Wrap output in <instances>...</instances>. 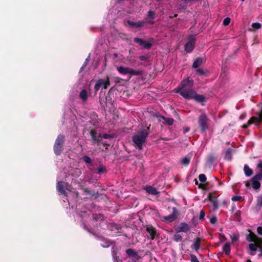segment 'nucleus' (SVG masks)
<instances>
[{
    "instance_id": "4c0bfd02",
    "label": "nucleus",
    "mask_w": 262,
    "mask_h": 262,
    "mask_svg": "<svg viewBox=\"0 0 262 262\" xmlns=\"http://www.w3.org/2000/svg\"><path fill=\"white\" fill-rule=\"evenodd\" d=\"M230 18L229 17H227L224 19L223 21V25L225 26L228 25L230 23Z\"/></svg>"
},
{
    "instance_id": "1a4fd4ad",
    "label": "nucleus",
    "mask_w": 262,
    "mask_h": 262,
    "mask_svg": "<svg viewBox=\"0 0 262 262\" xmlns=\"http://www.w3.org/2000/svg\"><path fill=\"white\" fill-rule=\"evenodd\" d=\"M195 42V39L194 36H191L189 37L188 42L185 45V50L187 52H191L194 49Z\"/></svg>"
},
{
    "instance_id": "a18cd8bd",
    "label": "nucleus",
    "mask_w": 262,
    "mask_h": 262,
    "mask_svg": "<svg viewBox=\"0 0 262 262\" xmlns=\"http://www.w3.org/2000/svg\"><path fill=\"white\" fill-rule=\"evenodd\" d=\"M217 219L215 217H213L210 220V222L211 224H214L216 222Z\"/></svg>"
},
{
    "instance_id": "39448f33",
    "label": "nucleus",
    "mask_w": 262,
    "mask_h": 262,
    "mask_svg": "<svg viewBox=\"0 0 262 262\" xmlns=\"http://www.w3.org/2000/svg\"><path fill=\"white\" fill-rule=\"evenodd\" d=\"M208 118L207 116L202 113L199 117L198 122L202 132H204L208 128Z\"/></svg>"
},
{
    "instance_id": "4be33fe9",
    "label": "nucleus",
    "mask_w": 262,
    "mask_h": 262,
    "mask_svg": "<svg viewBox=\"0 0 262 262\" xmlns=\"http://www.w3.org/2000/svg\"><path fill=\"white\" fill-rule=\"evenodd\" d=\"M244 170L246 176L249 177L252 175L253 172L252 170L247 165L244 166Z\"/></svg>"
},
{
    "instance_id": "c9c22d12",
    "label": "nucleus",
    "mask_w": 262,
    "mask_h": 262,
    "mask_svg": "<svg viewBox=\"0 0 262 262\" xmlns=\"http://www.w3.org/2000/svg\"><path fill=\"white\" fill-rule=\"evenodd\" d=\"M257 206L260 208L262 206V195L259 196L257 200Z\"/></svg>"
},
{
    "instance_id": "6ab92c4d",
    "label": "nucleus",
    "mask_w": 262,
    "mask_h": 262,
    "mask_svg": "<svg viewBox=\"0 0 262 262\" xmlns=\"http://www.w3.org/2000/svg\"><path fill=\"white\" fill-rule=\"evenodd\" d=\"M203 62V58L199 57L193 62L192 67L194 68L199 67Z\"/></svg>"
},
{
    "instance_id": "6e6d98bb",
    "label": "nucleus",
    "mask_w": 262,
    "mask_h": 262,
    "mask_svg": "<svg viewBox=\"0 0 262 262\" xmlns=\"http://www.w3.org/2000/svg\"><path fill=\"white\" fill-rule=\"evenodd\" d=\"M114 56L115 57H117L118 56V55L117 53H114Z\"/></svg>"
},
{
    "instance_id": "9d476101",
    "label": "nucleus",
    "mask_w": 262,
    "mask_h": 262,
    "mask_svg": "<svg viewBox=\"0 0 262 262\" xmlns=\"http://www.w3.org/2000/svg\"><path fill=\"white\" fill-rule=\"evenodd\" d=\"M262 122V110L260 113L258 114L257 116L252 117L249 120L247 124L244 125V127L246 128L250 124Z\"/></svg>"
},
{
    "instance_id": "bb28decb",
    "label": "nucleus",
    "mask_w": 262,
    "mask_h": 262,
    "mask_svg": "<svg viewBox=\"0 0 262 262\" xmlns=\"http://www.w3.org/2000/svg\"><path fill=\"white\" fill-rule=\"evenodd\" d=\"M141 46L145 49H148L151 47V43L149 41L143 40V43Z\"/></svg>"
},
{
    "instance_id": "603ef678",
    "label": "nucleus",
    "mask_w": 262,
    "mask_h": 262,
    "mask_svg": "<svg viewBox=\"0 0 262 262\" xmlns=\"http://www.w3.org/2000/svg\"><path fill=\"white\" fill-rule=\"evenodd\" d=\"M148 23L149 24H154V21L152 20H149L147 21Z\"/></svg>"
},
{
    "instance_id": "f257e3e1",
    "label": "nucleus",
    "mask_w": 262,
    "mask_h": 262,
    "mask_svg": "<svg viewBox=\"0 0 262 262\" xmlns=\"http://www.w3.org/2000/svg\"><path fill=\"white\" fill-rule=\"evenodd\" d=\"M193 84L192 80L189 78L184 79L179 87L177 92L182 96L187 99H194L195 101L202 102L204 100V97L201 95H198L196 92L191 89Z\"/></svg>"
},
{
    "instance_id": "c756f323",
    "label": "nucleus",
    "mask_w": 262,
    "mask_h": 262,
    "mask_svg": "<svg viewBox=\"0 0 262 262\" xmlns=\"http://www.w3.org/2000/svg\"><path fill=\"white\" fill-rule=\"evenodd\" d=\"M232 243H236L238 239V235L233 234L230 236Z\"/></svg>"
},
{
    "instance_id": "7c9ffc66",
    "label": "nucleus",
    "mask_w": 262,
    "mask_h": 262,
    "mask_svg": "<svg viewBox=\"0 0 262 262\" xmlns=\"http://www.w3.org/2000/svg\"><path fill=\"white\" fill-rule=\"evenodd\" d=\"M199 180L202 183H204V182H206V177L205 175L204 174H200L199 176Z\"/></svg>"
},
{
    "instance_id": "7ed1b4c3",
    "label": "nucleus",
    "mask_w": 262,
    "mask_h": 262,
    "mask_svg": "<svg viewBox=\"0 0 262 262\" xmlns=\"http://www.w3.org/2000/svg\"><path fill=\"white\" fill-rule=\"evenodd\" d=\"M64 140V136L61 135H59L56 139L54 145V151L56 155H60L62 151Z\"/></svg>"
},
{
    "instance_id": "cd10ccee",
    "label": "nucleus",
    "mask_w": 262,
    "mask_h": 262,
    "mask_svg": "<svg viewBox=\"0 0 262 262\" xmlns=\"http://www.w3.org/2000/svg\"><path fill=\"white\" fill-rule=\"evenodd\" d=\"M181 162L183 165H187L190 162V158L186 157L181 160Z\"/></svg>"
},
{
    "instance_id": "13d9d810",
    "label": "nucleus",
    "mask_w": 262,
    "mask_h": 262,
    "mask_svg": "<svg viewBox=\"0 0 262 262\" xmlns=\"http://www.w3.org/2000/svg\"><path fill=\"white\" fill-rule=\"evenodd\" d=\"M187 0H182L184 3H185Z\"/></svg>"
},
{
    "instance_id": "37998d69",
    "label": "nucleus",
    "mask_w": 262,
    "mask_h": 262,
    "mask_svg": "<svg viewBox=\"0 0 262 262\" xmlns=\"http://www.w3.org/2000/svg\"><path fill=\"white\" fill-rule=\"evenodd\" d=\"M91 136H92V139L95 141H98V140H97V138H96V136L95 135V133L94 131H91Z\"/></svg>"
},
{
    "instance_id": "de8ad7c7",
    "label": "nucleus",
    "mask_w": 262,
    "mask_h": 262,
    "mask_svg": "<svg viewBox=\"0 0 262 262\" xmlns=\"http://www.w3.org/2000/svg\"><path fill=\"white\" fill-rule=\"evenodd\" d=\"M102 137L105 139H108L111 137V136L108 134H104Z\"/></svg>"
},
{
    "instance_id": "9b49d317",
    "label": "nucleus",
    "mask_w": 262,
    "mask_h": 262,
    "mask_svg": "<svg viewBox=\"0 0 262 262\" xmlns=\"http://www.w3.org/2000/svg\"><path fill=\"white\" fill-rule=\"evenodd\" d=\"M246 239L249 242H253L258 244H261L262 243V239L258 238L253 232H250L246 235Z\"/></svg>"
},
{
    "instance_id": "473e14b6",
    "label": "nucleus",
    "mask_w": 262,
    "mask_h": 262,
    "mask_svg": "<svg viewBox=\"0 0 262 262\" xmlns=\"http://www.w3.org/2000/svg\"><path fill=\"white\" fill-rule=\"evenodd\" d=\"M83 160L86 163H88V164H90L92 162L91 158L87 156H84L83 157Z\"/></svg>"
},
{
    "instance_id": "e433bc0d",
    "label": "nucleus",
    "mask_w": 262,
    "mask_h": 262,
    "mask_svg": "<svg viewBox=\"0 0 262 262\" xmlns=\"http://www.w3.org/2000/svg\"><path fill=\"white\" fill-rule=\"evenodd\" d=\"M191 257V262H199L196 256L193 254H191L190 255Z\"/></svg>"
},
{
    "instance_id": "49530a36",
    "label": "nucleus",
    "mask_w": 262,
    "mask_h": 262,
    "mask_svg": "<svg viewBox=\"0 0 262 262\" xmlns=\"http://www.w3.org/2000/svg\"><path fill=\"white\" fill-rule=\"evenodd\" d=\"M257 232L258 234L262 235V227L259 226L257 229Z\"/></svg>"
},
{
    "instance_id": "bf43d9fd",
    "label": "nucleus",
    "mask_w": 262,
    "mask_h": 262,
    "mask_svg": "<svg viewBox=\"0 0 262 262\" xmlns=\"http://www.w3.org/2000/svg\"><path fill=\"white\" fill-rule=\"evenodd\" d=\"M127 13H131V11H127Z\"/></svg>"
},
{
    "instance_id": "3c124183",
    "label": "nucleus",
    "mask_w": 262,
    "mask_h": 262,
    "mask_svg": "<svg viewBox=\"0 0 262 262\" xmlns=\"http://www.w3.org/2000/svg\"><path fill=\"white\" fill-rule=\"evenodd\" d=\"M146 58H147V57L145 56H140V59L141 60H145L146 59Z\"/></svg>"
},
{
    "instance_id": "20e7f679",
    "label": "nucleus",
    "mask_w": 262,
    "mask_h": 262,
    "mask_svg": "<svg viewBox=\"0 0 262 262\" xmlns=\"http://www.w3.org/2000/svg\"><path fill=\"white\" fill-rule=\"evenodd\" d=\"M118 72L121 74H130L134 76H139L142 74L141 71H135L133 69L123 66H119L117 68Z\"/></svg>"
},
{
    "instance_id": "6e6552de",
    "label": "nucleus",
    "mask_w": 262,
    "mask_h": 262,
    "mask_svg": "<svg viewBox=\"0 0 262 262\" xmlns=\"http://www.w3.org/2000/svg\"><path fill=\"white\" fill-rule=\"evenodd\" d=\"M68 186L67 183H64L61 181H58L57 186V189L59 192L61 194H64L67 196L68 191H70L69 189L67 187Z\"/></svg>"
},
{
    "instance_id": "393cba45",
    "label": "nucleus",
    "mask_w": 262,
    "mask_h": 262,
    "mask_svg": "<svg viewBox=\"0 0 262 262\" xmlns=\"http://www.w3.org/2000/svg\"><path fill=\"white\" fill-rule=\"evenodd\" d=\"M223 249L226 254H229L231 250L230 244L229 243H226L223 246Z\"/></svg>"
},
{
    "instance_id": "f8f14e48",
    "label": "nucleus",
    "mask_w": 262,
    "mask_h": 262,
    "mask_svg": "<svg viewBox=\"0 0 262 262\" xmlns=\"http://www.w3.org/2000/svg\"><path fill=\"white\" fill-rule=\"evenodd\" d=\"M176 230L177 232H186L189 230V228L187 224L182 223L178 226Z\"/></svg>"
},
{
    "instance_id": "a878e982",
    "label": "nucleus",
    "mask_w": 262,
    "mask_h": 262,
    "mask_svg": "<svg viewBox=\"0 0 262 262\" xmlns=\"http://www.w3.org/2000/svg\"><path fill=\"white\" fill-rule=\"evenodd\" d=\"M147 231L150 233L151 238L153 239L155 234V229L151 226H148L147 227Z\"/></svg>"
},
{
    "instance_id": "2eb2a0df",
    "label": "nucleus",
    "mask_w": 262,
    "mask_h": 262,
    "mask_svg": "<svg viewBox=\"0 0 262 262\" xmlns=\"http://www.w3.org/2000/svg\"><path fill=\"white\" fill-rule=\"evenodd\" d=\"M260 244H258L257 243H251L249 244V248L251 251V253H250L251 255H254V252L257 250L258 245Z\"/></svg>"
},
{
    "instance_id": "dca6fc26",
    "label": "nucleus",
    "mask_w": 262,
    "mask_h": 262,
    "mask_svg": "<svg viewBox=\"0 0 262 262\" xmlns=\"http://www.w3.org/2000/svg\"><path fill=\"white\" fill-rule=\"evenodd\" d=\"M201 245V239L200 238H196L193 245L191 246V248L194 249L196 251H198L200 248Z\"/></svg>"
},
{
    "instance_id": "8fccbe9b",
    "label": "nucleus",
    "mask_w": 262,
    "mask_h": 262,
    "mask_svg": "<svg viewBox=\"0 0 262 262\" xmlns=\"http://www.w3.org/2000/svg\"><path fill=\"white\" fill-rule=\"evenodd\" d=\"M104 169L103 167H100L98 170V172L99 173H101L104 171Z\"/></svg>"
},
{
    "instance_id": "4d7b16f0",
    "label": "nucleus",
    "mask_w": 262,
    "mask_h": 262,
    "mask_svg": "<svg viewBox=\"0 0 262 262\" xmlns=\"http://www.w3.org/2000/svg\"><path fill=\"white\" fill-rule=\"evenodd\" d=\"M115 262H119L118 260V259L117 258L115 260Z\"/></svg>"
},
{
    "instance_id": "423d86ee",
    "label": "nucleus",
    "mask_w": 262,
    "mask_h": 262,
    "mask_svg": "<svg viewBox=\"0 0 262 262\" xmlns=\"http://www.w3.org/2000/svg\"><path fill=\"white\" fill-rule=\"evenodd\" d=\"M110 84V82L108 77L106 79H99L97 81L94 89L96 92H97L100 88L107 89Z\"/></svg>"
},
{
    "instance_id": "2f4dec72",
    "label": "nucleus",
    "mask_w": 262,
    "mask_h": 262,
    "mask_svg": "<svg viewBox=\"0 0 262 262\" xmlns=\"http://www.w3.org/2000/svg\"><path fill=\"white\" fill-rule=\"evenodd\" d=\"M252 27L254 29H258L260 28L261 25L258 23H254L252 24Z\"/></svg>"
},
{
    "instance_id": "ea45409f",
    "label": "nucleus",
    "mask_w": 262,
    "mask_h": 262,
    "mask_svg": "<svg viewBox=\"0 0 262 262\" xmlns=\"http://www.w3.org/2000/svg\"><path fill=\"white\" fill-rule=\"evenodd\" d=\"M134 41L136 43L140 44V45H142V43H143V40L139 38H135Z\"/></svg>"
},
{
    "instance_id": "4468645a",
    "label": "nucleus",
    "mask_w": 262,
    "mask_h": 262,
    "mask_svg": "<svg viewBox=\"0 0 262 262\" xmlns=\"http://www.w3.org/2000/svg\"><path fill=\"white\" fill-rule=\"evenodd\" d=\"M128 24H129V26H130L133 27L138 28H140V27L144 26V25L145 24V22L140 21H138V22H134L133 21L128 20Z\"/></svg>"
},
{
    "instance_id": "412c9836",
    "label": "nucleus",
    "mask_w": 262,
    "mask_h": 262,
    "mask_svg": "<svg viewBox=\"0 0 262 262\" xmlns=\"http://www.w3.org/2000/svg\"><path fill=\"white\" fill-rule=\"evenodd\" d=\"M79 97L81 99H82L83 101H86L88 98V94L87 92L85 90H83L81 91L79 94Z\"/></svg>"
},
{
    "instance_id": "c03bdc74",
    "label": "nucleus",
    "mask_w": 262,
    "mask_h": 262,
    "mask_svg": "<svg viewBox=\"0 0 262 262\" xmlns=\"http://www.w3.org/2000/svg\"><path fill=\"white\" fill-rule=\"evenodd\" d=\"M205 215V212L203 210H201L200 212L199 219L200 220L204 219Z\"/></svg>"
},
{
    "instance_id": "ddd939ff",
    "label": "nucleus",
    "mask_w": 262,
    "mask_h": 262,
    "mask_svg": "<svg viewBox=\"0 0 262 262\" xmlns=\"http://www.w3.org/2000/svg\"><path fill=\"white\" fill-rule=\"evenodd\" d=\"M257 167L259 168V171L253 178L260 182L262 180V163H258Z\"/></svg>"
},
{
    "instance_id": "aec40b11",
    "label": "nucleus",
    "mask_w": 262,
    "mask_h": 262,
    "mask_svg": "<svg viewBox=\"0 0 262 262\" xmlns=\"http://www.w3.org/2000/svg\"><path fill=\"white\" fill-rule=\"evenodd\" d=\"M209 206L211 207L213 210H216L218 207V204L215 200L211 199L209 200Z\"/></svg>"
},
{
    "instance_id": "f3484780",
    "label": "nucleus",
    "mask_w": 262,
    "mask_h": 262,
    "mask_svg": "<svg viewBox=\"0 0 262 262\" xmlns=\"http://www.w3.org/2000/svg\"><path fill=\"white\" fill-rule=\"evenodd\" d=\"M145 190L148 193L154 194V195L157 194L159 193L158 191L157 190V189L155 188H154L151 186L145 187Z\"/></svg>"
},
{
    "instance_id": "052dcab7",
    "label": "nucleus",
    "mask_w": 262,
    "mask_h": 262,
    "mask_svg": "<svg viewBox=\"0 0 262 262\" xmlns=\"http://www.w3.org/2000/svg\"><path fill=\"white\" fill-rule=\"evenodd\" d=\"M77 171H78V173L80 172V171L79 170H77Z\"/></svg>"
},
{
    "instance_id": "72a5a7b5",
    "label": "nucleus",
    "mask_w": 262,
    "mask_h": 262,
    "mask_svg": "<svg viewBox=\"0 0 262 262\" xmlns=\"http://www.w3.org/2000/svg\"><path fill=\"white\" fill-rule=\"evenodd\" d=\"M89 57H90V56H89L88 57V58H86L85 59V61L84 62V63H83V64L82 65V67L81 68L80 70V72H82V70H83V69L86 67L88 62H89Z\"/></svg>"
},
{
    "instance_id": "58836bf2",
    "label": "nucleus",
    "mask_w": 262,
    "mask_h": 262,
    "mask_svg": "<svg viewBox=\"0 0 262 262\" xmlns=\"http://www.w3.org/2000/svg\"><path fill=\"white\" fill-rule=\"evenodd\" d=\"M231 199L233 201H239L242 200V197L241 196L234 195L232 197Z\"/></svg>"
},
{
    "instance_id": "5701e85b",
    "label": "nucleus",
    "mask_w": 262,
    "mask_h": 262,
    "mask_svg": "<svg viewBox=\"0 0 262 262\" xmlns=\"http://www.w3.org/2000/svg\"><path fill=\"white\" fill-rule=\"evenodd\" d=\"M160 118H162L169 125H171L173 123V120L171 118H166L163 116H160Z\"/></svg>"
},
{
    "instance_id": "b1692460",
    "label": "nucleus",
    "mask_w": 262,
    "mask_h": 262,
    "mask_svg": "<svg viewBox=\"0 0 262 262\" xmlns=\"http://www.w3.org/2000/svg\"><path fill=\"white\" fill-rule=\"evenodd\" d=\"M232 158V149L229 148L227 150L225 155V159L228 160H231Z\"/></svg>"
},
{
    "instance_id": "09e8293b",
    "label": "nucleus",
    "mask_w": 262,
    "mask_h": 262,
    "mask_svg": "<svg viewBox=\"0 0 262 262\" xmlns=\"http://www.w3.org/2000/svg\"><path fill=\"white\" fill-rule=\"evenodd\" d=\"M110 243L108 242H107L105 245L101 244V246L103 247H108L110 246Z\"/></svg>"
},
{
    "instance_id": "a211bd4d",
    "label": "nucleus",
    "mask_w": 262,
    "mask_h": 262,
    "mask_svg": "<svg viewBox=\"0 0 262 262\" xmlns=\"http://www.w3.org/2000/svg\"><path fill=\"white\" fill-rule=\"evenodd\" d=\"M252 188L255 190H257L260 188V182L256 180H254L253 178L251 180Z\"/></svg>"
},
{
    "instance_id": "a19ab883",
    "label": "nucleus",
    "mask_w": 262,
    "mask_h": 262,
    "mask_svg": "<svg viewBox=\"0 0 262 262\" xmlns=\"http://www.w3.org/2000/svg\"><path fill=\"white\" fill-rule=\"evenodd\" d=\"M148 16L151 18V19H153L154 18V16H155V13L153 12V11H149L148 12Z\"/></svg>"
},
{
    "instance_id": "864d4df0",
    "label": "nucleus",
    "mask_w": 262,
    "mask_h": 262,
    "mask_svg": "<svg viewBox=\"0 0 262 262\" xmlns=\"http://www.w3.org/2000/svg\"><path fill=\"white\" fill-rule=\"evenodd\" d=\"M189 130V128H186V129H185V132H188Z\"/></svg>"
},
{
    "instance_id": "79ce46f5",
    "label": "nucleus",
    "mask_w": 262,
    "mask_h": 262,
    "mask_svg": "<svg viewBox=\"0 0 262 262\" xmlns=\"http://www.w3.org/2000/svg\"><path fill=\"white\" fill-rule=\"evenodd\" d=\"M196 72L199 74L200 75H205L206 74V72L204 71L203 69H199L196 70Z\"/></svg>"
},
{
    "instance_id": "5fc2aeb1",
    "label": "nucleus",
    "mask_w": 262,
    "mask_h": 262,
    "mask_svg": "<svg viewBox=\"0 0 262 262\" xmlns=\"http://www.w3.org/2000/svg\"><path fill=\"white\" fill-rule=\"evenodd\" d=\"M177 16V14H174V16H173V17H176ZM169 17H173V16H172V15H169Z\"/></svg>"
},
{
    "instance_id": "680f3d73",
    "label": "nucleus",
    "mask_w": 262,
    "mask_h": 262,
    "mask_svg": "<svg viewBox=\"0 0 262 262\" xmlns=\"http://www.w3.org/2000/svg\"><path fill=\"white\" fill-rule=\"evenodd\" d=\"M121 0H117L118 2H120L121 1Z\"/></svg>"
},
{
    "instance_id": "c85d7f7f",
    "label": "nucleus",
    "mask_w": 262,
    "mask_h": 262,
    "mask_svg": "<svg viewBox=\"0 0 262 262\" xmlns=\"http://www.w3.org/2000/svg\"><path fill=\"white\" fill-rule=\"evenodd\" d=\"M126 253L129 255H132V256H133L134 257H136L137 256V253H136L133 249H128L127 250H126Z\"/></svg>"
},
{
    "instance_id": "0eeeda50",
    "label": "nucleus",
    "mask_w": 262,
    "mask_h": 262,
    "mask_svg": "<svg viewBox=\"0 0 262 262\" xmlns=\"http://www.w3.org/2000/svg\"><path fill=\"white\" fill-rule=\"evenodd\" d=\"M178 215V212L177 209L173 207L172 208V213L167 216H162L161 220L166 223H169L174 221L177 219Z\"/></svg>"
},
{
    "instance_id": "f704fd0d",
    "label": "nucleus",
    "mask_w": 262,
    "mask_h": 262,
    "mask_svg": "<svg viewBox=\"0 0 262 262\" xmlns=\"http://www.w3.org/2000/svg\"><path fill=\"white\" fill-rule=\"evenodd\" d=\"M173 239L176 242H179L182 239V236L180 234H176L174 235Z\"/></svg>"
},
{
    "instance_id": "f03ea898",
    "label": "nucleus",
    "mask_w": 262,
    "mask_h": 262,
    "mask_svg": "<svg viewBox=\"0 0 262 262\" xmlns=\"http://www.w3.org/2000/svg\"><path fill=\"white\" fill-rule=\"evenodd\" d=\"M148 133L145 131H141L134 135L133 141L136 146L139 149L142 148L143 144L145 142Z\"/></svg>"
}]
</instances>
